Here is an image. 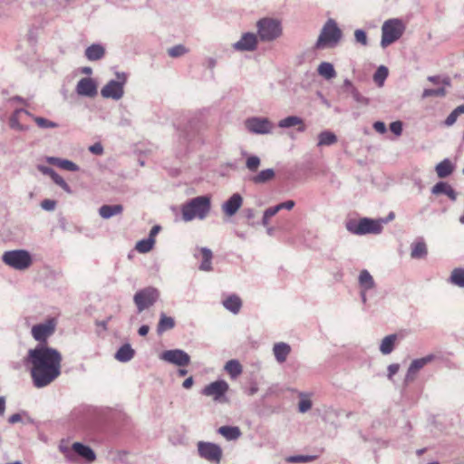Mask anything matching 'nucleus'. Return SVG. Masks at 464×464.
Wrapping results in <instances>:
<instances>
[{
  "instance_id": "obj_25",
  "label": "nucleus",
  "mask_w": 464,
  "mask_h": 464,
  "mask_svg": "<svg viewBox=\"0 0 464 464\" xmlns=\"http://www.w3.org/2000/svg\"><path fill=\"white\" fill-rule=\"evenodd\" d=\"M439 178L444 179L450 176L454 170V165L449 159H445L435 167Z\"/></svg>"
},
{
  "instance_id": "obj_20",
  "label": "nucleus",
  "mask_w": 464,
  "mask_h": 464,
  "mask_svg": "<svg viewBox=\"0 0 464 464\" xmlns=\"http://www.w3.org/2000/svg\"><path fill=\"white\" fill-rule=\"evenodd\" d=\"M359 284L362 288V301H366L365 291L374 287V281L371 274L367 270H362L359 276Z\"/></svg>"
},
{
  "instance_id": "obj_4",
  "label": "nucleus",
  "mask_w": 464,
  "mask_h": 464,
  "mask_svg": "<svg viewBox=\"0 0 464 464\" xmlns=\"http://www.w3.org/2000/svg\"><path fill=\"white\" fill-rule=\"evenodd\" d=\"M404 30L405 26L400 19L393 18L385 21L382 26V47L385 48L399 40Z\"/></svg>"
},
{
  "instance_id": "obj_18",
  "label": "nucleus",
  "mask_w": 464,
  "mask_h": 464,
  "mask_svg": "<svg viewBox=\"0 0 464 464\" xmlns=\"http://www.w3.org/2000/svg\"><path fill=\"white\" fill-rule=\"evenodd\" d=\"M46 161L50 164L59 167L62 169H65L68 171L74 172L79 170L78 165H76L74 162L69 160L61 159L57 157H47Z\"/></svg>"
},
{
  "instance_id": "obj_8",
  "label": "nucleus",
  "mask_w": 464,
  "mask_h": 464,
  "mask_svg": "<svg viewBox=\"0 0 464 464\" xmlns=\"http://www.w3.org/2000/svg\"><path fill=\"white\" fill-rule=\"evenodd\" d=\"M159 291L154 287L150 286L138 291L133 296L138 313H141L152 306L159 299Z\"/></svg>"
},
{
  "instance_id": "obj_11",
  "label": "nucleus",
  "mask_w": 464,
  "mask_h": 464,
  "mask_svg": "<svg viewBox=\"0 0 464 464\" xmlns=\"http://www.w3.org/2000/svg\"><path fill=\"white\" fill-rule=\"evenodd\" d=\"M245 126L248 131L255 134H269L274 129V124L263 117H251L246 120Z\"/></svg>"
},
{
  "instance_id": "obj_52",
  "label": "nucleus",
  "mask_w": 464,
  "mask_h": 464,
  "mask_svg": "<svg viewBox=\"0 0 464 464\" xmlns=\"http://www.w3.org/2000/svg\"><path fill=\"white\" fill-rule=\"evenodd\" d=\"M241 205H224L223 211L227 217L236 214Z\"/></svg>"
},
{
  "instance_id": "obj_31",
  "label": "nucleus",
  "mask_w": 464,
  "mask_h": 464,
  "mask_svg": "<svg viewBox=\"0 0 464 464\" xmlns=\"http://www.w3.org/2000/svg\"><path fill=\"white\" fill-rule=\"evenodd\" d=\"M175 326V321L172 317L167 316L164 314L160 315V319L159 321L157 326L158 334H162L164 332L168 330H171Z\"/></svg>"
},
{
  "instance_id": "obj_51",
  "label": "nucleus",
  "mask_w": 464,
  "mask_h": 464,
  "mask_svg": "<svg viewBox=\"0 0 464 464\" xmlns=\"http://www.w3.org/2000/svg\"><path fill=\"white\" fill-rule=\"evenodd\" d=\"M354 37L357 43H360L362 45H367V35L365 32L362 29H357L354 32Z\"/></svg>"
},
{
  "instance_id": "obj_59",
  "label": "nucleus",
  "mask_w": 464,
  "mask_h": 464,
  "mask_svg": "<svg viewBox=\"0 0 464 464\" xmlns=\"http://www.w3.org/2000/svg\"><path fill=\"white\" fill-rule=\"evenodd\" d=\"M399 364H391L388 367V377L392 379L394 374H396L399 371Z\"/></svg>"
},
{
  "instance_id": "obj_44",
  "label": "nucleus",
  "mask_w": 464,
  "mask_h": 464,
  "mask_svg": "<svg viewBox=\"0 0 464 464\" xmlns=\"http://www.w3.org/2000/svg\"><path fill=\"white\" fill-rule=\"evenodd\" d=\"M387 76H388V69L385 66L381 65L374 72L373 80L379 86H382L383 84L384 80L387 78Z\"/></svg>"
},
{
  "instance_id": "obj_13",
  "label": "nucleus",
  "mask_w": 464,
  "mask_h": 464,
  "mask_svg": "<svg viewBox=\"0 0 464 464\" xmlns=\"http://www.w3.org/2000/svg\"><path fill=\"white\" fill-rule=\"evenodd\" d=\"M160 359L178 366H187L190 362L189 355L182 350H168L160 354Z\"/></svg>"
},
{
  "instance_id": "obj_55",
  "label": "nucleus",
  "mask_w": 464,
  "mask_h": 464,
  "mask_svg": "<svg viewBox=\"0 0 464 464\" xmlns=\"http://www.w3.org/2000/svg\"><path fill=\"white\" fill-rule=\"evenodd\" d=\"M89 150L95 155H102L103 152V147L101 143L97 142L90 146Z\"/></svg>"
},
{
  "instance_id": "obj_26",
  "label": "nucleus",
  "mask_w": 464,
  "mask_h": 464,
  "mask_svg": "<svg viewBox=\"0 0 464 464\" xmlns=\"http://www.w3.org/2000/svg\"><path fill=\"white\" fill-rule=\"evenodd\" d=\"M218 432L227 440H234L241 436L239 428L233 426H222L218 430Z\"/></svg>"
},
{
  "instance_id": "obj_15",
  "label": "nucleus",
  "mask_w": 464,
  "mask_h": 464,
  "mask_svg": "<svg viewBox=\"0 0 464 464\" xmlns=\"http://www.w3.org/2000/svg\"><path fill=\"white\" fill-rule=\"evenodd\" d=\"M210 205H184L182 218L185 221H190L195 218H204L209 212Z\"/></svg>"
},
{
  "instance_id": "obj_40",
  "label": "nucleus",
  "mask_w": 464,
  "mask_h": 464,
  "mask_svg": "<svg viewBox=\"0 0 464 464\" xmlns=\"http://www.w3.org/2000/svg\"><path fill=\"white\" fill-rule=\"evenodd\" d=\"M155 244V240H152V238H146L140 240L137 242L135 249L140 253H148L150 252Z\"/></svg>"
},
{
  "instance_id": "obj_14",
  "label": "nucleus",
  "mask_w": 464,
  "mask_h": 464,
  "mask_svg": "<svg viewBox=\"0 0 464 464\" xmlns=\"http://www.w3.org/2000/svg\"><path fill=\"white\" fill-rule=\"evenodd\" d=\"M258 36L254 33H244L240 39L232 44L233 49L239 52H253L256 49Z\"/></svg>"
},
{
  "instance_id": "obj_2",
  "label": "nucleus",
  "mask_w": 464,
  "mask_h": 464,
  "mask_svg": "<svg viewBox=\"0 0 464 464\" xmlns=\"http://www.w3.org/2000/svg\"><path fill=\"white\" fill-rule=\"evenodd\" d=\"M394 218V214L391 212L385 218L372 219L362 218L358 220L352 219L346 223V228L349 232L355 235L380 234L382 231L383 225Z\"/></svg>"
},
{
  "instance_id": "obj_6",
  "label": "nucleus",
  "mask_w": 464,
  "mask_h": 464,
  "mask_svg": "<svg viewBox=\"0 0 464 464\" xmlns=\"http://www.w3.org/2000/svg\"><path fill=\"white\" fill-rule=\"evenodd\" d=\"M2 260L5 265L16 270H25L33 263L32 256L26 250L6 251L3 254Z\"/></svg>"
},
{
  "instance_id": "obj_12",
  "label": "nucleus",
  "mask_w": 464,
  "mask_h": 464,
  "mask_svg": "<svg viewBox=\"0 0 464 464\" xmlns=\"http://www.w3.org/2000/svg\"><path fill=\"white\" fill-rule=\"evenodd\" d=\"M229 386L226 381L219 380L209 383L202 390V394L211 397L215 401H223L225 394L227 392Z\"/></svg>"
},
{
  "instance_id": "obj_30",
  "label": "nucleus",
  "mask_w": 464,
  "mask_h": 464,
  "mask_svg": "<svg viewBox=\"0 0 464 464\" xmlns=\"http://www.w3.org/2000/svg\"><path fill=\"white\" fill-rule=\"evenodd\" d=\"M317 72L319 75L323 76L326 80H331L336 76L334 65L328 62L321 63L317 68Z\"/></svg>"
},
{
  "instance_id": "obj_38",
  "label": "nucleus",
  "mask_w": 464,
  "mask_h": 464,
  "mask_svg": "<svg viewBox=\"0 0 464 464\" xmlns=\"http://www.w3.org/2000/svg\"><path fill=\"white\" fill-rule=\"evenodd\" d=\"M22 111H24V109H17L14 111V113L12 114V116L10 117V127L14 130H20V131H24V130H27L28 128L23 124L20 123L19 121V115L20 113H22Z\"/></svg>"
},
{
  "instance_id": "obj_50",
  "label": "nucleus",
  "mask_w": 464,
  "mask_h": 464,
  "mask_svg": "<svg viewBox=\"0 0 464 464\" xmlns=\"http://www.w3.org/2000/svg\"><path fill=\"white\" fill-rule=\"evenodd\" d=\"M51 179H53V181L55 184H57L59 187H61L63 190L70 192L69 185L58 173L55 172Z\"/></svg>"
},
{
  "instance_id": "obj_27",
  "label": "nucleus",
  "mask_w": 464,
  "mask_h": 464,
  "mask_svg": "<svg viewBox=\"0 0 464 464\" xmlns=\"http://www.w3.org/2000/svg\"><path fill=\"white\" fill-rule=\"evenodd\" d=\"M343 88L345 91L349 92L355 102L361 104H367L368 99L360 94L357 89L353 85L352 82L348 79H345L343 82Z\"/></svg>"
},
{
  "instance_id": "obj_3",
  "label": "nucleus",
  "mask_w": 464,
  "mask_h": 464,
  "mask_svg": "<svg viewBox=\"0 0 464 464\" xmlns=\"http://www.w3.org/2000/svg\"><path fill=\"white\" fill-rule=\"evenodd\" d=\"M342 38V31L333 19L323 26L314 47L318 50L335 47Z\"/></svg>"
},
{
  "instance_id": "obj_17",
  "label": "nucleus",
  "mask_w": 464,
  "mask_h": 464,
  "mask_svg": "<svg viewBox=\"0 0 464 464\" xmlns=\"http://www.w3.org/2000/svg\"><path fill=\"white\" fill-rule=\"evenodd\" d=\"M431 193L434 195H445L451 201L457 200V192L447 182L440 181L435 184L431 188Z\"/></svg>"
},
{
  "instance_id": "obj_32",
  "label": "nucleus",
  "mask_w": 464,
  "mask_h": 464,
  "mask_svg": "<svg viewBox=\"0 0 464 464\" xmlns=\"http://www.w3.org/2000/svg\"><path fill=\"white\" fill-rule=\"evenodd\" d=\"M225 370L232 379H235L242 373V365L237 360H229L225 365Z\"/></svg>"
},
{
  "instance_id": "obj_57",
  "label": "nucleus",
  "mask_w": 464,
  "mask_h": 464,
  "mask_svg": "<svg viewBox=\"0 0 464 464\" xmlns=\"http://www.w3.org/2000/svg\"><path fill=\"white\" fill-rule=\"evenodd\" d=\"M373 129L379 133L386 132V126L382 121H376L373 123Z\"/></svg>"
},
{
  "instance_id": "obj_24",
  "label": "nucleus",
  "mask_w": 464,
  "mask_h": 464,
  "mask_svg": "<svg viewBox=\"0 0 464 464\" xmlns=\"http://www.w3.org/2000/svg\"><path fill=\"white\" fill-rule=\"evenodd\" d=\"M431 357H424L413 360L409 367L408 373L406 376L407 380H413L415 374L423 368L429 362H430Z\"/></svg>"
},
{
  "instance_id": "obj_23",
  "label": "nucleus",
  "mask_w": 464,
  "mask_h": 464,
  "mask_svg": "<svg viewBox=\"0 0 464 464\" xmlns=\"http://www.w3.org/2000/svg\"><path fill=\"white\" fill-rule=\"evenodd\" d=\"M105 54V49L102 44H93L86 48L85 56L89 61L101 60Z\"/></svg>"
},
{
  "instance_id": "obj_21",
  "label": "nucleus",
  "mask_w": 464,
  "mask_h": 464,
  "mask_svg": "<svg viewBox=\"0 0 464 464\" xmlns=\"http://www.w3.org/2000/svg\"><path fill=\"white\" fill-rule=\"evenodd\" d=\"M428 248L423 239L413 242L411 246V257L413 259H420L426 257Z\"/></svg>"
},
{
  "instance_id": "obj_10",
  "label": "nucleus",
  "mask_w": 464,
  "mask_h": 464,
  "mask_svg": "<svg viewBox=\"0 0 464 464\" xmlns=\"http://www.w3.org/2000/svg\"><path fill=\"white\" fill-rule=\"evenodd\" d=\"M198 455L202 459L208 460L210 463L219 464L222 459L223 451L220 446L218 444L199 441L198 443Z\"/></svg>"
},
{
  "instance_id": "obj_34",
  "label": "nucleus",
  "mask_w": 464,
  "mask_h": 464,
  "mask_svg": "<svg viewBox=\"0 0 464 464\" xmlns=\"http://www.w3.org/2000/svg\"><path fill=\"white\" fill-rule=\"evenodd\" d=\"M275 177V171L273 169H266L261 170L257 175L254 176L251 180L255 184H263L266 183L271 179H273Z\"/></svg>"
},
{
  "instance_id": "obj_49",
  "label": "nucleus",
  "mask_w": 464,
  "mask_h": 464,
  "mask_svg": "<svg viewBox=\"0 0 464 464\" xmlns=\"http://www.w3.org/2000/svg\"><path fill=\"white\" fill-rule=\"evenodd\" d=\"M260 165V159L257 156H250L247 158L246 166L250 171H256Z\"/></svg>"
},
{
  "instance_id": "obj_29",
  "label": "nucleus",
  "mask_w": 464,
  "mask_h": 464,
  "mask_svg": "<svg viewBox=\"0 0 464 464\" xmlns=\"http://www.w3.org/2000/svg\"><path fill=\"white\" fill-rule=\"evenodd\" d=\"M337 142V136L330 131V130H324L319 133L318 135V147L323 146H331Z\"/></svg>"
},
{
  "instance_id": "obj_63",
  "label": "nucleus",
  "mask_w": 464,
  "mask_h": 464,
  "mask_svg": "<svg viewBox=\"0 0 464 464\" xmlns=\"http://www.w3.org/2000/svg\"><path fill=\"white\" fill-rule=\"evenodd\" d=\"M149 330H150V327L148 325H141L139 328L138 333L140 335L145 336L149 333Z\"/></svg>"
},
{
  "instance_id": "obj_37",
  "label": "nucleus",
  "mask_w": 464,
  "mask_h": 464,
  "mask_svg": "<svg viewBox=\"0 0 464 464\" xmlns=\"http://www.w3.org/2000/svg\"><path fill=\"white\" fill-rule=\"evenodd\" d=\"M122 208L121 205H102V207L100 208L99 212L101 216L104 218H111L113 215H116L120 212H121Z\"/></svg>"
},
{
  "instance_id": "obj_62",
  "label": "nucleus",
  "mask_w": 464,
  "mask_h": 464,
  "mask_svg": "<svg viewBox=\"0 0 464 464\" xmlns=\"http://www.w3.org/2000/svg\"><path fill=\"white\" fill-rule=\"evenodd\" d=\"M194 383V380L193 378L190 376L188 378H187L183 383H182V386L185 388V389H190L192 387Z\"/></svg>"
},
{
  "instance_id": "obj_41",
  "label": "nucleus",
  "mask_w": 464,
  "mask_h": 464,
  "mask_svg": "<svg viewBox=\"0 0 464 464\" xmlns=\"http://www.w3.org/2000/svg\"><path fill=\"white\" fill-rule=\"evenodd\" d=\"M294 205H276L275 207L269 208L266 210L264 217H263V222L265 225L267 224L268 219L271 218L273 216H275L280 208H285L287 210H291Z\"/></svg>"
},
{
  "instance_id": "obj_45",
  "label": "nucleus",
  "mask_w": 464,
  "mask_h": 464,
  "mask_svg": "<svg viewBox=\"0 0 464 464\" xmlns=\"http://www.w3.org/2000/svg\"><path fill=\"white\" fill-rule=\"evenodd\" d=\"M33 120L41 129H54L58 127V123L43 117H33Z\"/></svg>"
},
{
  "instance_id": "obj_56",
  "label": "nucleus",
  "mask_w": 464,
  "mask_h": 464,
  "mask_svg": "<svg viewBox=\"0 0 464 464\" xmlns=\"http://www.w3.org/2000/svg\"><path fill=\"white\" fill-rule=\"evenodd\" d=\"M37 169L41 173L48 175L50 178H52L53 175L55 173V171L52 168L44 165H38Z\"/></svg>"
},
{
  "instance_id": "obj_60",
  "label": "nucleus",
  "mask_w": 464,
  "mask_h": 464,
  "mask_svg": "<svg viewBox=\"0 0 464 464\" xmlns=\"http://www.w3.org/2000/svg\"><path fill=\"white\" fill-rule=\"evenodd\" d=\"M22 420V417L20 414L18 413H14L13 415H11L9 418H8V422L10 424H14L16 422H19L20 420Z\"/></svg>"
},
{
  "instance_id": "obj_61",
  "label": "nucleus",
  "mask_w": 464,
  "mask_h": 464,
  "mask_svg": "<svg viewBox=\"0 0 464 464\" xmlns=\"http://www.w3.org/2000/svg\"><path fill=\"white\" fill-rule=\"evenodd\" d=\"M160 228L161 227L158 225L154 226L150 232L149 238H152V240H155V237L158 235V233L160 232Z\"/></svg>"
},
{
  "instance_id": "obj_36",
  "label": "nucleus",
  "mask_w": 464,
  "mask_h": 464,
  "mask_svg": "<svg viewBox=\"0 0 464 464\" xmlns=\"http://www.w3.org/2000/svg\"><path fill=\"white\" fill-rule=\"evenodd\" d=\"M200 254L202 257V262L199 266L200 270L210 271L212 269L211 259L213 256L211 250L206 247H202L200 248Z\"/></svg>"
},
{
  "instance_id": "obj_43",
  "label": "nucleus",
  "mask_w": 464,
  "mask_h": 464,
  "mask_svg": "<svg viewBox=\"0 0 464 464\" xmlns=\"http://www.w3.org/2000/svg\"><path fill=\"white\" fill-rule=\"evenodd\" d=\"M451 282L460 287H464V269L455 268L450 276Z\"/></svg>"
},
{
  "instance_id": "obj_48",
  "label": "nucleus",
  "mask_w": 464,
  "mask_h": 464,
  "mask_svg": "<svg viewBox=\"0 0 464 464\" xmlns=\"http://www.w3.org/2000/svg\"><path fill=\"white\" fill-rule=\"evenodd\" d=\"M446 90L444 88L438 89H425L422 93L423 98L430 97V96H445Z\"/></svg>"
},
{
  "instance_id": "obj_39",
  "label": "nucleus",
  "mask_w": 464,
  "mask_h": 464,
  "mask_svg": "<svg viewBox=\"0 0 464 464\" xmlns=\"http://www.w3.org/2000/svg\"><path fill=\"white\" fill-rule=\"evenodd\" d=\"M297 125H303V120L298 116H288L278 122L280 128H291Z\"/></svg>"
},
{
  "instance_id": "obj_33",
  "label": "nucleus",
  "mask_w": 464,
  "mask_h": 464,
  "mask_svg": "<svg viewBox=\"0 0 464 464\" xmlns=\"http://www.w3.org/2000/svg\"><path fill=\"white\" fill-rule=\"evenodd\" d=\"M134 356V350L130 344L122 345L115 354V358L120 362H128Z\"/></svg>"
},
{
  "instance_id": "obj_7",
  "label": "nucleus",
  "mask_w": 464,
  "mask_h": 464,
  "mask_svg": "<svg viewBox=\"0 0 464 464\" xmlns=\"http://www.w3.org/2000/svg\"><path fill=\"white\" fill-rule=\"evenodd\" d=\"M116 80L109 81L101 90L103 98L118 101L124 94V85L127 82V74L125 72H116Z\"/></svg>"
},
{
  "instance_id": "obj_54",
  "label": "nucleus",
  "mask_w": 464,
  "mask_h": 464,
  "mask_svg": "<svg viewBox=\"0 0 464 464\" xmlns=\"http://www.w3.org/2000/svg\"><path fill=\"white\" fill-rule=\"evenodd\" d=\"M211 197L209 195L198 196L187 201L186 203H210Z\"/></svg>"
},
{
  "instance_id": "obj_58",
  "label": "nucleus",
  "mask_w": 464,
  "mask_h": 464,
  "mask_svg": "<svg viewBox=\"0 0 464 464\" xmlns=\"http://www.w3.org/2000/svg\"><path fill=\"white\" fill-rule=\"evenodd\" d=\"M242 197L238 193L233 194L225 203H242Z\"/></svg>"
},
{
  "instance_id": "obj_5",
  "label": "nucleus",
  "mask_w": 464,
  "mask_h": 464,
  "mask_svg": "<svg viewBox=\"0 0 464 464\" xmlns=\"http://www.w3.org/2000/svg\"><path fill=\"white\" fill-rule=\"evenodd\" d=\"M257 36L263 42H273L282 34V26L278 20L262 18L256 23Z\"/></svg>"
},
{
  "instance_id": "obj_64",
  "label": "nucleus",
  "mask_w": 464,
  "mask_h": 464,
  "mask_svg": "<svg viewBox=\"0 0 464 464\" xmlns=\"http://www.w3.org/2000/svg\"><path fill=\"white\" fill-rule=\"evenodd\" d=\"M216 63L217 62L214 58L209 57L207 59V64L208 68L213 69L216 66Z\"/></svg>"
},
{
  "instance_id": "obj_53",
  "label": "nucleus",
  "mask_w": 464,
  "mask_h": 464,
  "mask_svg": "<svg viewBox=\"0 0 464 464\" xmlns=\"http://www.w3.org/2000/svg\"><path fill=\"white\" fill-rule=\"evenodd\" d=\"M390 130L392 133L399 136L402 132V124L401 121H393L390 124Z\"/></svg>"
},
{
  "instance_id": "obj_9",
  "label": "nucleus",
  "mask_w": 464,
  "mask_h": 464,
  "mask_svg": "<svg viewBox=\"0 0 464 464\" xmlns=\"http://www.w3.org/2000/svg\"><path fill=\"white\" fill-rule=\"evenodd\" d=\"M56 324V320L53 318L48 319L44 323L37 324L32 327V336L39 344L47 345V339L54 334Z\"/></svg>"
},
{
  "instance_id": "obj_19",
  "label": "nucleus",
  "mask_w": 464,
  "mask_h": 464,
  "mask_svg": "<svg viewBox=\"0 0 464 464\" xmlns=\"http://www.w3.org/2000/svg\"><path fill=\"white\" fill-rule=\"evenodd\" d=\"M72 449L79 456L82 457L89 462H93L96 459V455L94 451L88 446H85L80 442H74L72 445Z\"/></svg>"
},
{
  "instance_id": "obj_28",
  "label": "nucleus",
  "mask_w": 464,
  "mask_h": 464,
  "mask_svg": "<svg viewBox=\"0 0 464 464\" xmlns=\"http://www.w3.org/2000/svg\"><path fill=\"white\" fill-rule=\"evenodd\" d=\"M223 305L230 312L237 314L242 306V302L237 295H232L223 301Z\"/></svg>"
},
{
  "instance_id": "obj_47",
  "label": "nucleus",
  "mask_w": 464,
  "mask_h": 464,
  "mask_svg": "<svg viewBox=\"0 0 464 464\" xmlns=\"http://www.w3.org/2000/svg\"><path fill=\"white\" fill-rule=\"evenodd\" d=\"M188 52V50L182 44H178L168 49V54L172 58L180 57L186 54Z\"/></svg>"
},
{
  "instance_id": "obj_16",
  "label": "nucleus",
  "mask_w": 464,
  "mask_h": 464,
  "mask_svg": "<svg viewBox=\"0 0 464 464\" xmlns=\"http://www.w3.org/2000/svg\"><path fill=\"white\" fill-rule=\"evenodd\" d=\"M76 92L80 96L92 98L97 95V84L94 80L89 77L82 78L75 89Z\"/></svg>"
},
{
  "instance_id": "obj_46",
  "label": "nucleus",
  "mask_w": 464,
  "mask_h": 464,
  "mask_svg": "<svg viewBox=\"0 0 464 464\" xmlns=\"http://www.w3.org/2000/svg\"><path fill=\"white\" fill-rule=\"evenodd\" d=\"M312 407V401L307 394L300 393V401L298 403V409L300 412H306Z\"/></svg>"
},
{
  "instance_id": "obj_42",
  "label": "nucleus",
  "mask_w": 464,
  "mask_h": 464,
  "mask_svg": "<svg viewBox=\"0 0 464 464\" xmlns=\"http://www.w3.org/2000/svg\"><path fill=\"white\" fill-rule=\"evenodd\" d=\"M463 113H464V104L458 106L456 109H454L450 113V115L445 120V122H444L445 125L448 127L452 126L456 122L458 117Z\"/></svg>"
},
{
  "instance_id": "obj_35",
  "label": "nucleus",
  "mask_w": 464,
  "mask_h": 464,
  "mask_svg": "<svg viewBox=\"0 0 464 464\" xmlns=\"http://www.w3.org/2000/svg\"><path fill=\"white\" fill-rule=\"evenodd\" d=\"M397 339L396 334H390L384 337L380 345V351L383 354H389L392 352L395 344V341Z\"/></svg>"
},
{
  "instance_id": "obj_1",
  "label": "nucleus",
  "mask_w": 464,
  "mask_h": 464,
  "mask_svg": "<svg viewBox=\"0 0 464 464\" xmlns=\"http://www.w3.org/2000/svg\"><path fill=\"white\" fill-rule=\"evenodd\" d=\"M61 353L48 345L38 344L30 349L25 357V365L30 370L34 386L44 388L56 380L62 372Z\"/></svg>"
},
{
  "instance_id": "obj_22",
  "label": "nucleus",
  "mask_w": 464,
  "mask_h": 464,
  "mask_svg": "<svg viewBox=\"0 0 464 464\" xmlns=\"http://www.w3.org/2000/svg\"><path fill=\"white\" fill-rule=\"evenodd\" d=\"M273 352L276 361L282 363L286 361L287 356L291 353V347L285 343H275Z\"/></svg>"
}]
</instances>
